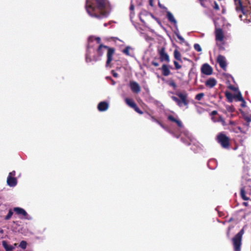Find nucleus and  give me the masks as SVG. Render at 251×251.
<instances>
[{"instance_id":"obj_38","label":"nucleus","mask_w":251,"mask_h":251,"mask_svg":"<svg viewBox=\"0 0 251 251\" xmlns=\"http://www.w3.org/2000/svg\"><path fill=\"white\" fill-rule=\"evenodd\" d=\"M151 64L155 67L159 66V63L155 60H153L151 62Z\"/></svg>"},{"instance_id":"obj_18","label":"nucleus","mask_w":251,"mask_h":251,"mask_svg":"<svg viewBox=\"0 0 251 251\" xmlns=\"http://www.w3.org/2000/svg\"><path fill=\"white\" fill-rule=\"evenodd\" d=\"M167 18L171 23L174 24L175 25H176L177 22L176 20L174 18L173 15L170 11H167Z\"/></svg>"},{"instance_id":"obj_36","label":"nucleus","mask_w":251,"mask_h":251,"mask_svg":"<svg viewBox=\"0 0 251 251\" xmlns=\"http://www.w3.org/2000/svg\"><path fill=\"white\" fill-rule=\"evenodd\" d=\"M176 35L177 38L179 39L182 42H184V39L179 33H176Z\"/></svg>"},{"instance_id":"obj_45","label":"nucleus","mask_w":251,"mask_h":251,"mask_svg":"<svg viewBox=\"0 0 251 251\" xmlns=\"http://www.w3.org/2000/svg\"><path fill=\"white\" fill-rule=\"evenodd\" d=\"M157 123L162 128H165V127L164 126V125L161 122H160L159 120L157 122Z\"/></svg>"},{"instance_id":"obj_24","label":"nucleus","mask_w":251,"mask_h":251,"mask_svg":"<svg viewBox=\"0 0 251 251\" xmlns=\"http://www.w3.org/2000/svg\"><path fill=\"white\" fill-rule=\"evenodd\" d=\"M234 99L236 101L243 100V98L240 92H238V93L234 95Z\"/></svg>"},{"instance_id":"obj_5","label":"nucleus","mask_w":251,"mask_h":251,"mask_svg":"<svg viewBox=\"0 0 251 251\" xmlns=\"http://www.w3.org/2000/svg\"><path fill=\"white\" fill-rule=\"evenodd\" d=\"M244 233L243 229H241L232 238L233 245L234 251H240L242 235Z\"/></svg>"},{"instance_id":"obj_47","label":"nucleus","mask_w":251,"mask_h":251,"mask_svg":"<svg viewBox=\"0 0 251 251\" xmlns=\"http://www.w3.org/2000/svg\"><path fill=\"white\" fill-rule=\"evenodd\" d=\"M158 6L160 8H162V9H167V8L164 6H163L162 5H161L160 2L158 3Z\"/></svg>"},{"instance_id":"obj_8","label":"nucleus","mask_w":251,"mask_h":251,"mask_svg":"<svg viewBox=\"0 0 251 251\" xmlns=\"http://www.w3.org/2000/svg\"><path fill=\"white\" fill-rule=\"evenodd\" d=\"M217 62L224 70H226L227 64L224 56L221 54L219 55L217 58Z\"/></svg>"},{"instance_id":"obj_48","label":"nucleus","mask_w":251,"mask_h":251,"mask_svg":"<svg viewBox=\"0 0 251 251\" xmlns=\"http://www.w3.org/2000/svg\"><path fill=\"white\" fill-rule=\"evenodd\" d=\"M134 6L133 4H131L129 7V9L131 11H133L134 10Z\"/></svg>"},{"instance_id":"obj_52","label":"nucleus","mask_w":251,"mask_h":251,"mask_svg":"<svg viewBox=\"0 0 251 251\" xmlns=\"http://www.w3.org/2000/svg\"><path fill=\"white\" fill-rule=\"evenodd\" d=\"M110 79L111 80L112 85H114L115 83V81L111 78H110Z\"/></svg>"},{"instance_id":"obj_25","label":"nucleus","mask_w":251,"mask_h":251,"mask_svg":"<svg viewBox=\"0 0 251 251\" xmlns=\"http://www.w3.org/2000/svg\"><path fill=\"white\" fill-rule=\"evenodd\" d=\"M131 49L132 48L130 46H127L122 50V52L127 56H130L129 50Z\"/></svg>"},{"instance_id":"obj_14","label":"nucleus","mask_w":251,"mask_h":251,"mask_svg":"<svg viewBox=\"0 0 251 251\" xmlns=\"http://www.w3.org/2000/svg\"><path fill=\"white\" fill-rule=\"evenodd\" d=\"M167 119L172 122L176 123L177 126L179 127H181L183 126L182 122L179 119L175 118L172 115H169L168 116Z\"/></svg>"},{"instance_id":"obj_56","label":"nucleus","mask_w":251,"mask_h":251,"mask_svg":"<svg viewBox=\"0 0 251 251\" xmlns=\"http://www.w3.org/2000/svg\"><path fill=\"white\" fill-rule=\"evenodd\" d=\"M244 204H245V205H247V203L244 202Z\"/></svg>"},{"instance_id":"obj_4","label":"nucleus","mask_w":251,"mask_h":251,"mask_svg":"<svg viewBox=\"0 0 251 251\" xmlns=\"http://www.w3.org/2000/svg\"><path fill=\"white\" fill-rule=\"evenodd\" d=\"M217 141L223 148L226 149L229 148V138L223 133L221 132L218 134L217 136Z\"/></svg>"},{"instance_id":"obj_23","label":"nucleus","mask_w":251,"mask_h":251,"mask_svg":"<svg viewBox=\"0 0 251 251\" xmlns=\"http://www.w3.org/2000/svg\"><path fill=\"white\" fill-rule=\"evenodd\" d=\"M225 96L229 102H232L233 101L234 95H233L230 92L226 91L225 92Z\"/></svg>"},{"instance_id":"obj_53","label":"nucleus","mask_w":251,"mask_h":251,"mask_svg":"<svg viewBox=\"0 0 251 251\" xmlns=\"http://www.w3.org/2000/svg\"><path fill=\"white\" fill-rule=\"evenodd\" d=\"M17 244L16 243H15V244H14V245H12V246H14V248H15V247H16V246H17Z\"/></svg>"},{"instance_id":"obj_27","label":"nucleus","mask_w":251,"mask_h":251,"mask_svg":"<svg viewBox=\"0 0 251 251\" xmlns=\"http://www.w3.org/2000/svg\"><path fill=\"white\" fill-rule=\"evenodd\" d=\"M204 94L203 93H199L195 96V99L198 100H200L204 97Z\"/></svg>"},{"instance_id":"obj_43","label":"nucleus","mask_w":251,"mask_h":251,"mask_svg":"<svg viewBox=\"0 0 251 251\" xmlns=\"http://www.w3.org/2000/svg\"><path fill=\"white\" fill-rule=\"evenodd\" d=\"M15 176V172L13 171L9 173L8 176L14 177Z\"/></svg>"},{"instance_id":"obj_40","label":"nucleus","mask_w":251,"mask_h":251,"mask_svg":"<svg viewBox=\"0 0 251 251\" xmlns=\"http://www.w3.org/2000/svg\"><path fill=\"white\" fill-rule=\"evenodd\" d=\"M240 101L242 102L241 104V106L242 107H245L246 106V101L245 100L243 99V100H241Z\"/></svg>"},{"instance_id":"obj_15","label":"nucleus","mask_w":251,"mask_h":251,"mask_svg":"<svg viewBox=\"0 0 251 251\" xmlns=\"http://www.w3.org/2000/svg\"><path fill=\"white\" fill-rule=\"evenodd\" d=\"M108 103L106 101H101L98 105V109L100 111H106L108 108Z\"/></svg>"},{"instance_id":"obj_19","label":"nucleus","mask_w":251,"mask_h":251,"mask_svg":"<svg viewBox=\"0 0 251 251\" xmlns=\"http://www.w3.org/2000/svg\"><path fill=\"white\" fill-rule=\"evenodd\" d=\"M2 245L6 251H12L14 249V246L8 244V243L5 241H2Z\"/></svg>"},{"instance_id":"obj_41","label":"nucleus","mask_w":251,"mask_h":251,"mask_svg":"<svg viewBox=\"0 0 251 251\" xmlns=\"http://www.w3.org/2000/svg\"><path fill=\"white\" fill-rule=\"evenodd\" d=\"M150 116H151V120L153 122L157 123L158 121V120L157 119H156L154 116H151V115H150Z\"/></svg>"},{"instance_id":"obj_13","label":"nucleus","mask_w":251,"mask_h":251,"mask_svg":"<svg viewBox=\"0 0 251 251\" xmlns=\"http://www.w3.org/2000/svg\"><path fill=\"white\" fill-rule=\"evenodd\" d=\"M216 84L217 80L214 78H210L205 82V86L210 88H213Z\"/></svg>"},{"instance_id":"obj_37","label":"nucleus","mask_w":251,"mask_h":251,"mask_svg":"<svg viewBox=\"0 0 251 251\" xmlns=\"http://www.w3.org/2000/svg\"><path fill=\"white\" fill-rule=\"evenodd\" d=\"M228 88L230 90L234 91H236L238 90V89L237 88H236L235 87H234V86H233L232 85H229Z\"/></svg>"},{"instance_id":"obj_32","label":"nucleus","mask_w":251,"mask_h":251,"mask_svg":"<svg viewBox=\"0 0 251 251\" xmlns=\"http://www.w3.org/2000/svg\"><path fill=\"white\" fill-rule=\"evenodd\" d=\"M213 7L214 9H215L216 11H218L220 10L219 6L216 1H214V6Z\"/></svg>"},{"instance_id":"obj_20","label":"nucleus","mask_w":251,"mask_h":251,"mask_svg":"<svg viewBox=\"0 0 251 251\" xmlns=\"http://www.w3.org/2000/svg\"><path fill=\"white\" fill-rule=\"evenodd\" d=\"M174 56L176 60L180 61V62H182L181 55L180 52L178 50H174Z\"/></svg>"},{"instance_id":"obj_7","label":"nucleus","mask_w":251,"mask_h":251,"mask_svg":"<svg viewBox=\"0 0 251 251\" xmlns=\"http://www.w3.org/2000/svg\"><path fill=\"white\" fill-rule=\"evenodd\" d=\"M201 72L204 75H209L212 74L213 69L208 64L205 63L201 67Z\"/></svg>"},{"instance_id":"obj_21","label":"nucleus","mask_w":251,"mask_h":251,"mask_svg":"<svg viewBox=\"0 0 251 251\" xmlns=\"http://www.w3.org/2000/svg\"><path fill=\"white\" fill-rule=\"evenodd\" d=\"M125 100L126 103L131 108H133L134 107H135L136 104L132 100L126 98V99Z\"/></svg>"},{"instance_id":"obj_49","label":"nucleus","mask_w":251,"mask_h":251,"mask_svg":"<svg viewBox=\"0 0 251 251\" xmlns=\"http://www.w3.org/2000/svg\"><path fill=\"white\" fill-rule=\"evenodd\" d=\"M246 120L248 122L251 121V115L249 117H247L246 118Z\"/></svg>"},{"instance_id":"obj_29","label":"nucleus","mask_w":251,"mask_h":251,"mask_svg":"<svg viewBox=\"0 0 251 251\" xmlns=\"http://www.w3.org/2000/svg\"><path fill=\"white\" fill-rule=\"evenodd\" d=\"M194 49L197 51L200 52L201 51V48L200 45L198 44H195L194 46Z\"/></svg>"},{"instance_id":"obj_46","label":"nucleus","mask_w":251,"mask_h":251,"mask_svg":"<svg viewBox=\"0 0 251 251\" xmlns=\"http://www.w3.org/2000/svg\"><path fill=\"white\" fill-rule=\"evenodd\" d=\"M95 40L98 44H100L101 42V39L100 37H96Z\"/></svg>"},{"instance_id":"obj_10","label":"nucleus","mask_w":251,"mask_h":251,"mask_svg":"<svg viewBox=\"0 0 251 251\" xmlns=\"http://www.w3.org/2000/svg\"><path fill=\"white\" fill-rule=\"evenodd\" d=\"M129 86L131 91L136 94H138L141 91V88L139 84L133 81H130L129 82Z\"/></svg>"},{"instance_id":"obj_51","label":"nucleus","mask_w":251,"mask_h":251,"mask_svg":"<svg viewBox=\"0 0 251 251\" xmlns=\"http://www.w3.org/2000/svg\"><path fill=\"white\" fill-rule=\"evenodd\" d=\"M150 4L151 6H153V4H152V0H150Z\"/></svg>"},{"instance_id":"obj_44","label":"nucleus","mask_w":251,"mask_h":251,"mask_svg":"<svg viewBox=\"0 0 251 251\" xmlns=\"http://www.w3.org/2000/svg\"><path fill=\"white\" fill-rule=\"evenodd\" d=\"M157 123L162 128H165V127L164 126V125L161 122H160L159 120L157 122Z\"/></svg>"},{"instance_id":"obj_6","label":"nucleus","mask_w":251,"mask_h":251,"mask_svg":"<svg viewBox=\"0 0 251 251\" xmlns=\"http://www.w3.org/2000/svg\"><path fill=\"white\" fill-rule=\"evenodd\" d=\"M158 53L159 55V60L161 62H170V57L167 53L165 51V48L162 47L158 50Z\"/></svg>"},{"instance_id":"obj_31","label":"nucleus","mask_w":251,"mask_h":251,"mask_svg":"<svg viewBox=\"0 0 251 251\" xmlns=\"http://www.w3.org/2000/svg\"><path fill=\"white\" fill-rule=\"evenodd\" d=\"M134 110L140 114H142L143 113V111L137 106L135 105V107L133 108Z\"/></svg>"},{"instance_id":"obj_42","label":"nucleus","mask_w":251,"mask_h":251,"mask_svg":"<svg viewBox=\"0 0 251 251\" xmlns=\"http://www.w3.org/2000/svg\"><path fill=\"white\" fill-rule=\"evenodd\" d=\"M218 114V112L216 110H214V111H212L211 113H210V115L211 116H214V115H216Z\"/></svg>"},{"instance_id":"obj_17","label":"nucleus","mask_w":251,"mask_h":251,"mask_svg":"<svg viewBox=\"0 0 251 251\" xmlns=\"http://www.w3.org/2000/svg\"><path fill=\"white\" fill-rule=\"evenodd\" d=\"M7 182L9 186L13 187L17 184V179L14 177L8 176Z\"/></svg>"},{"instance_id":"obj_55","label":"nucleus","mask_w":251,"mask_h":251,"mask_svg":"<svg viewBox=\"0 0 251 251\" xmlns=\"http://www.w3.org/2000/svg\"><path fill=\"white\" fill-rule=\"evenodd\" d=\"M184 60H187V58H184Z\"/></svg>"},{"instance_id":"obj_22","label":"nucleus","mask_w":251,"mask_h":251,"mask_svg":"<svg viewBox=\"0 0 251 251\" xmlns=\"http://www.w3.org/2000/svg\"><path fill=\"white\" fill-rule=\"evenodd\" d=\"M240 196L242 199L245 201L249 200V198H248L246 195V191L244 187H242L240 189Z\"/></svg>"},{"instance_id":"obj_9","label":"nucleus","mask_w":251,"mask_h":251,"mask_svg":"<svg viewBox=\"0 0 251 251\" xmlns=\"http://www.w3.org/2000/svg\"><path fill=\"white\" fill-rule=\"evenodd\" d=\"M13 211L18 215L24 216L26 219L30 220L31 219V217L28 215L26 212L23 208L20 207H15L13 208Z\"/></svg>"},{"instance_id":"obj_26","label":"nucleus","mask_w":251,"mask_h":251,"mask_svg":"<svg viewBox=\"0 0 251 251\" xmlns=\"http://www.w3.org/2000/svg\"><path fill=\"white\" fill-rule=\"evenodd\" d=\"M168 84H169V86L173 87L174 89H175V90L176 89L177 86H176L175 82L173 80H169L168 82Z\"/></svg>"},{"instance_id":"obj_16","label":"nucleus","mask_w":251,"mask_h":251,"mask_svg":"<svg viewBox=\"0 0 251 251\" xmlns=\"http://www.w3.org/2000/svg\"><path fill=\"white\" fill-rule=\"evenodd\" d=\"M160 69L162 71V74L164 76H168L171 74L169 67L166 64H163Z\"/></svg>"},{"instance_id":"obj_11","label":"nucleus","mask_w":251,"mask_h":251,"mask_svg":"<svg viewBox=\"0 0 251 251\" xmlns=\"http://www.w3.org/2000/svg\"><path fill=\"white\" fill-rule=\"evenodd\" d=\"M215 39L216 41L223 42L224 39V35L223 30L220 28H216L215 31Z\"/></svg>"},{"instance_id":"obj_1","label":"nucleus","mask_w":251,"mask_h":251,"mask_svg":"<svg viewBox=\"0 0 251 251\" xmlns=\"http://www.w3.org/2000/svg\"><path fill=\"white\" fill-rule=\"evenodd\" d=\"M85 8L90 16L99 19L107 17L112 10L108 0H86Z\"/></svg>"},{"instance_id":"obj_3","label":"nucleus","mask_w":251,"mask_h":251,"mask_svg":"<svg viewBox=\"0 0 251 251\" xmlns=\"http://www.w3.org/2000/svg\"><path fill=\"white\" fill-rule=\"evenodd\" d=\"M176 95L179 98H177L175 96H172L171 99L175 101L177 105L181 107L182 104L185 106H186V107H188V105L189 103V100H188V94L186 91H183L182 92H180L179 91H177L176 93Z\"/></svg>"},{"instance_id":"obj_33","label":"nucleus","mask_w":251,"mask_h":251,"mask_svg":"<svg viewBox=\"0 0 251 251\" xmlns=\"http://www.w3.org/2000/svg\"><path fill=\"white\" fill-rule=\"evenodd\" d=\"M12 215H13V212H12V211L10 210H9V211L8 213V214L6 216V217H5V219L6 220H8V219H9L11 217V216H12Z\"/></svg>"},{"instance_id":"obj_54","label":"nucleus","mask_w":251,"mask_h":251,"mask_svg":"<svg viewBox=\"0 0 251 251\" xmlns=\"http://www.w3.org/2000/svg\"><path fill=\"white\" fill-rule=\"evenodd\" d=\"M220 50L222 49V50H224V48L223 47H220Z\"/></svg>"},{"instance_id":"obj_50","label":"nucleus","mask_w":251,"mask_h":251,"mask_svg":"<svg viewBox=\"0 0 251 251\" xmlns=\"http://www.w3.org/2000/svg\"><path fill=\"white\" fill-rule=\"evenodd\" d=\"M229 124L231 125H235V122H234V121H229Z\"/></svg>"},{"instance_id":"obj_12","label":"nucleus","mask_w":251,"mask_h":251,"mask_svg":"<svg viewBox=\"0 0 251 251\" xmlns=\"http://www.w3.org/2000/svg\"><path fill=\"white\" fill-rule=\"evenodd\" d=\"M235 5H236V10L237 11H241L243 14H245L244 6L241 0H234Z\"/></svg>"},{"instance_id":"obj_2","label":"nucleus","mask_w":251,"mask_h":251,"mask_svg":"<svg viewBox=\"0 0 251 251\" xmlns=\"http://www.w3.org/2000/svg\"><path fill=\"white\" fill-rule=\"evenodd\" d=\"M105 50H107V59L105 63V67L111 68V62L113 60V56L115 52V49L114 48H111L108 46L100 44L97 49V56H93V60L96 62L99 60L100 59V57L103 55Z\"/></svg>"},{"instance_id":"obj_28","label":"nucleus","mask_w":251,"mask_h":251,"mask_svg":"<svg viewBox=\"0 0 251 251\" xmlns=\"http://www.w3.org/2000/svg\"><path fill=\"white\" fill-rule=\"evenodd\" d=\"M26 242L25 241H22L19 244V247L23 249H25L26 247Z\"/></svg>"},{"instance_id":"obj_39","label":"nucleus","mask_w":251,"mask_h":251,"mask_svg":"<svg viewBox=\"0 0 251 251\" xmlns=\"http://www.w3.org/2000/svg\"><path fill=\"white\" fill-rule=\"evenodd\" d=\"M111 73L113 75V76L114 77H118V74L116 72H115L114 70H112Z\"/></svg>"},{"instance_id":"obj_34","label":"nucleus","mask_w":251,"mask_h":251,"mask_svg":"<svg viewBox=\"0 0 251 251\" xmlns=\"http://www.w3.org/2000/svg\"><path fill=\"white\" fill-rule=\"evenodd\" d=\"M219 122H221L223 126L226 125V122L224 119V118L221 116H219Z\"/></svg>"},{"instance_id":"obj_30","label":"nucleus","mask_w":251,"mask_h":251,"mask_svg":"<svg viewBox=\"0 0 251 251\" xmlns=\"http://www.w3.org/2000/svg\"><path fill=\"white\" fill-rule=\"evenodd\" d=\"M174 64L176 70H179L181 68V66L176 61H174Z\"/></svg>"},{"instance_id":"obj_35","label":"nucleus","mask_w":251,"mask_h":251,"mask_svg":"<svg viewBox=\"0 0 251 251\" xmlns=\"http://www.w3.org/2000/svg\"><path fill=\"white\" fill-rule=\"evenodd\" d=\"M85 59H86V61L87 62H90L92 60H93V58L92 59L91 58V57L89 55H88V54H86Z\"/></svg>"}]
</instances>
